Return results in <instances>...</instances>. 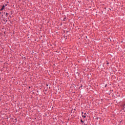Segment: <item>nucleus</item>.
I'll return each instance as SVG.
<instances>
[{
	"mask_svg": "<svg viewBox=\"0 0 125 125\" xmlns=\"http://www.w3.org/2000/svg\"><path fill=\"white\" fill-rule=\"evenodd\" d=\"M82 117H83V118H86V116L84 115H83Z\"/></svg>",
	"mask_w": 125,
	"mask_h": 125,
	"instance_id": "2",
	"label": "nucleus"
},
{
	"mask_svg": "<svg viewBox=\"0 0 125 125\" xmlns=\"http://www.w3.org/2000/svg\"><path fill=\"white\" fill-rule=\"evenodd\" d=\"M81 123H83V120H81Z\"/></svg>",
	"mask_w": 125,
	"mask_h": 125,
	"instance_id": "4",
	"label": "nucleus"
},
{
	"mask_svg": "<svg viewBox=\"0 0 125 125\" xmlns=\"http://www.w3.org/2000/svg\"><path fill=\"white\" fill-rule=\"evenodd\" d=\"M5 7V6L4 5H3L2 7L0 9V11H2V10H3V9H4Z\"/></svg>",
	"mask_w": 125,
	"mask_h": 125,
	"instance_id": "1",
	"label": "nucleus"
},
{
	"mask_svg": "<svg viewBox=\"0 0 125 125\" xmlns=\"http://www.w3.org/2000/svg\"><path fill=\"white\" fill-rule=\"evenodd\" d=\"M7 15H8V13H7L6 14V16H7Z\"/></svg>",
	"mask_w": 125,
	"mask_h": 125,
	"instance_id": "3",
	"label": "nucleus"
},
{
	"mask_svg": "<svg viewBox=\"0 0 125 125\" xmlns=\"http://www.w3.org/2000/svg\"><path fill=\"white\" fill-rule=\"evenodd\" d=\"M0 14H1V12H0Z\"/></svg>",
	"mask_w": 125,
	"mask_h": 125,
	"instance_id": "5",
	"label": "nucleus"
}]
</instances>
